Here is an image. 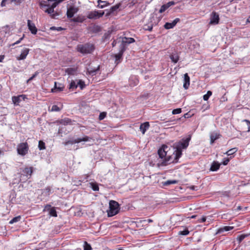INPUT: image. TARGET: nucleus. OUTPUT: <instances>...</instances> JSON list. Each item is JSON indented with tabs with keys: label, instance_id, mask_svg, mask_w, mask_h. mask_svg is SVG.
I'll use <instances>...</instances> for the list:
<instances>
[{
	"label": "nucleus",
	"instance_id": "obj_54",
	"mask_svg": "<svg viewBox=\"0 0 250 250\" xmlns=\"http://www.w3.org/2000/svg\"><path fill=\"white\" fill-rule=\"evenodd\" d=\"M166 4L168 8H169L170 6L175 5V2L173 1H171L168 2L167 3H166Z\"/></svg>",
	"mask_w": 250,
	"mask_h": 250
},
{
	"label": "nucleus",
	"instance_id": "obj_3",
	"mask_svg": "<svg viewBox=\"0 0 250 250\" xmlns=\"http://www.w3.org/2000/svg\"><path fill=\"white\" fill-rule=\"evenodd\" d=\"M119 211V205L115 201L111 200L109 202V210L107 211L109 217H112L117 214Z\"/></svg>",
	"mask_w": 250,
	"mask_h": 250
},
{
	"label": "nucleus",
	"instance_id": "obj_12",
	"mask_svg": "<svg viewBox=\"0 0 250 250\" xmlns=\"http://www.w3.org/2000/svg\"><path fill=\"white\" fill-rule=\"evenodd\" d=\"M219 15L215 12H213L210 15V20L209 24H217L219 23Z\"/></svg>",
	"mask_w": 250,
	"mask_h": 250
},
{
	"label": "nucleus",
	"instance_id": "obj_19",
	"mask_svg": "<svg viewBox=\"0 0 250 250\" xmlns=\"http://www.w3.org/2000/svg\"><path fill=\"white\" fill-rule=\"evenodd\" d=\"M221 135L217 132H213L210 135V144H212L215 141L219 139Z\"/></svg>",
	"mask_w": 250,
	"mask_h": 250
},
{
	"label": "nucleus",
	"instance_id": "obj_48",
	"mask_svg": "<svg viewBox=\"0 0 250 250\" xmlns=\"http://www.w3.org/2000/svg\"><path fill=\"white\" fill-rule=\"evenodd\" d=\"M230 160V158H224L223 159V161L222 162V164L224 166H226L227 165H228V163L229 162Z\"/></svg>",
	"mask_w": 250,
	"mask_h": 250
},
{
	"label": "nucleus",
	"instance_id": "obj_17",
	"mask_svg": "<svg viewBox=\"0 0 250 250\" xmlns=\"http://www.w3.org/2000/svg\"><path fill=\"white\" fill-rule=\"evenodd\" d=\"M64 86L62 84L55 82L54 87L51 89V91L53 93H57L62 91L63 90Z\"/></svg>",
	"mask_w": 250,
	"mask_h": 250
},
{
	"label": "nucleus",
	"instance_id": "obj_27",
	"mask_svg": "<svg viewBox=\"0 0 250 250\" xmlns=\"http://www.w3.org/2000/svg\"><path fill=\"white\" fill-rule=\"evenodd\" d=\"M65 71L68 75H74L77 71V69L75 68H67Z\"/></svg>",
	"mask_w": 250,
	"mask_h": 250
},
{
	"label": "nucleus",
	"instance_id": "obj_46",
	"mask_svg": "<svg viewBox=\"0 0 250 250\" xmlns=\"http://www.w3.org/2000/svg\"><path fill=\"white\" fill-rule=\"evenodd\" d=\"M24 34H23L22 36V37L20 38L18 41H17L13 43V44H11L12 46H14L16 44H18L19 43H20L21 41L23 39V38H24Z\"/></svg>",
	"mask_w": 250,
	"mask_h": 250
},
{
	"label": "nucleus",
	"instance_id": "obj_18",
	"mask_svg": "<svg viewBox=\"0 0 250 250\" xmlns=\"http://www.w3.org/2000/svg\"><path fill=\"white\" fill-rule=\"evenodd\" d=\"M183 87L185 89H188L190 84V78L188 76V73L184 74V80Z\"/></svg>",
	"mask_w": 250,
	"mask_h": 250
},
{
	"label": "nucleus",
	"instance_id": "obj_38",
	"mask_svg": "<svg viewBox=\"0 0 250 250\" xmlns=\"http://www.w3.org/2000/svg\"><path fill=\"white\" fill-rule=\"evenodd\" d=\"M212 95V92L211 91H208L205 95L203 96V99L204 101H207Z\"/></svg>",
	"mask_w": 250,
	"mask_h": 250
},
{
	"label": "nucleus",
	"instance_id": "obj_50",
	"mask_svg": "<svg viewBox=\"0 0 250 250\" xmlns=\"http://www.w3.org/2000/svg\"><path fill=\"white\" fill-rule=\"evenodd\" d=\"M206 221V217L205 216H203L201 218H200L198 219V221L199 223H204Z\"/></svg>",
	"mask_w": 250,
	"mask_h": 250
},
{
	"label": "nucleus",
	"instance_id": "obj_22",
	"mask_svg": "<svg viewBox=\"0 0 250 250\" xmlns=\"http://www.w3.org/2000/svg\"><path fill=\"white\" fill-rule=\"evenodd\" d=\"M233 229V227H230V226H225L222 228H219L217 232H216V234H221L225 231H229Z\"/></svg>",
	"mask_w": 250,
	"mask_h": 250
},
{
	"label": "nucleus",
	"instance_id": "obj_9",
	"mask_svg": "<svg viewBox=\"0 0 250 250\" xmlns=\"http://www.w3.org/2000/svg\"><path fill=\"white\" fill-rule=\"evenodd\" d=\"M125 50V48L124 45H120V50L119 51V52L115 55V63H116V64H118L121 62L122 60L123 54Z\"/></svg>",
	"mask_w": 250,
	"mask_h": 250
},
{
	"label": "nucleus",
	"instance_id": "obj_53",
	"mask_svg": "<svg viewBox=\"0 0 250 250\" xmlns=\"http://www.w3.org/2000/svg\"><path fill=\"white\" fill-rule=\"evenodd\" d=\"M135 79L134 83V84H133V86H134V85H137V84H138V80H137L135 77H131L130 78V79H129V80H130V82H131V80L132 79Z\"/></svg>",
	"mask_w": 250,
	"mask_h": 250
},
{
	"label": "nucleus",
	"instance_id": "obj_5",
	"mask_svg": "<svg viewBox=\"0 0 250 250\" xmlns=\"http://www.w3.org/2000/svg\"><path fill=\"white\" fill-rule=\"evenodd\" d=\"M28 149V145L27 143H20L17 146L18 154L22 156H24L27 153Z\"/></svg>",
	"mask_w": 250,
	"mask_h": 250
},
{
	"label": "nucleus",
	"instance_id": "obj_2",
	"mask_svg": "<svg viewBox=\"0 0 250 250\" xmlns=\"http://www.w3.org/2000/svg\"><path fill=\"white\" fill-rule=\"evenodd\" d=\"M76 49L78 52L85 55L92 53L95 50V46L90 43L80 44L77 46Z\"/></svg>",
	"mask_w": 250,
	"mask_h": 250
},
{
	"label": "nucleus",
	"instance_id": "obj_43",
	"mask_svg": "<svg viewBox=\"0 0 250 250\" xmlns=\"http://www.w3.org/2000/svg\"><path fill=\"white\" fill-rule=\"evenodd\" d=\"M181 112H182V109L180 108L174 109L172 111V113L173 115L178 114Z\"/></svg>",
	"mask_w": 250,
	"mask_h": 250
},
{
	"label": "nucleus",
	"instance_id": "obj_41",
	"mask_svg": "<svg viewBox=\"0 0 250 250\" xmlns=\"http://www.w3.org/2000/svg\"><path fill=\"white\" fill-rule=\"evenodd\" d=\"M168 7L167 6V5L166 4H163L160 8V9H159V13H163L164 12H165L167 9H168Z\"/></svg>",
	"mask_w": 250,
	"mask_h": 250
},
{
	"label": "nucleus",
	"instance_id": "obj_21",
	"mask_svg": "<svg viewBox=\"0 0 250 250\" xmlns=\"http://www.w3.org/2000/svg\"><path fill=\"white\" fill-rule=\"evenodd\" d=\"M149 127V124L146 122L144 123L141 124L140 126V129L142 133L144 134L146 132V130L148 129Z\"/></svg>",
	"mask_w": 250,
	"mask_h": 250
},
{
	"label": "nucleus",
	"instance_id": "obj_1",
	"mask_svg": "<svg viewBox=\"0 0 250 250\" xmlns=\"http://www.w3.org/2000/svg\"><path fill=\"white\" fill-rule=\"evenodd\" d=\"M191 137L183 139L175 146L176 150L172 154L168 153L169 148L166 145H163L158 151L159 158L161 159L158 163V167L167 166L172 163H176L182 154V149H186L189 145Z\"/></svg>",
	"mask_w": 250,
	"mask_h": 250
},
{
	"label": "nucleus",
	"instance_id": "obj_47",
	"mask_svg": "<svg viewBox=\"0 0 250 250\" xmlns=\"http://www.w3.org/2000/svg\"><path fill=\"white\" fill-rule=\"evenodd\" d=\"M63 0H58L57 2H54L52 4L51 6H50L51 8H53V9L54 10V8L57 6L58 3L62 1Z\"/></svg>",
	"mask_w": 250,
	"mask_h": 250
},
{
	"label": "nucleus",
	"instance_id": "obj_34",
	"mask_svg": "<svg viewBox=\"0 0 250 250\" xmlns=\"http://www.w3.org/2000/svg\"><path fill=\"white\" fill-rule=\"evenodd\" d=\"M249 236L248 234H242L237 236V240L240 244L247 236Z\"/></svg>",
	"mask_w": 250,
	"mask_h": 250
},
{
	"label": "nucleus",
	"instance_id": "obj_11",
	"mask_svg": "<svg viewBox=\"0 0 250 250\" xmlns=\"http://www.w3.org/2000/svg\"><path fill=\"white\" fill-rule=\"evenodd\" d=\"M43 211H48L49 214L53 217H57V211L56 210L55 207L51 208V205H46L43 209Z\"/></svg>",
	"mask_w": 250,
	"mask_h": 250
},
{
	"label": "nucleus",
	"instance_id": "obj_24",
	"mask_svg": "<svg viewBox=\"0 0 250 250\" xmlns=\"http://www.w3.org/2000/svg\"><path fill=\"white\" fill-rule=\"evenodd\" d=\"M220 167V164L218 162L214 161L211 165L210 170L212 171H216L218 170Z\"/></svg>",
	"mask_w": 250,
	"mask_h": 250
},
{
	"label": "nucleus",
	"instance_id": "obj_28",
	"mask_svg": "<svg viewBox=\"0 0 250 250\" xmlns=\"http://www.w3.org/2000/svg\"><path fill=\"white\" fill-rule=\"evenodd\" d=\"M52 188L50 187H47L42 189V194L45 196H48L51 193Z\"/></svg>",
	"mask_w": 250,
	"mask_h": 250
},
{
	"label": "nucleus",
	"instance_id": "obj_45",
	"mask_svg": "<svg viewBox=\"0 0 250 250\" xmlns=\"http://www.w3.org/2000/svg\"><path fill=\"white\" fill-rule=\"evenodd\" d=\"M39 74V72L36 71L29 79L27 80V83H29L34 78H35Z\"/></svg>",
	"mask_w": 250,
	"mask_h": 250
},
{
	"label": "nucleus",
	"instance_id": "obj_10",
	"mask_svg": "<svg viewBox=\"0 0 250 250\" xmlns=\"http://www.w3.org/2000/svg\"><path fill=\"white\" fill-rule=\"evenodd\" d=\"M40 6L42 8L47 7L46 9L44 10L45 12L47 13L50 14L51 17L53 18L56 17V15L53 14L54 12V10L53 9V8H51L49 4H44L42 3H40ZM56 16H58V14H56Z\"/></svg>",
	"mask_w": 250,
	"mask_h": 250
},
{
	"label": "nucleus",
	"instance_id": "obj_8",
	"mask_svg": "<svg viewBox=\"0 0 250 250\" xmlns=\"http://www.w3.org/2000/svg\"><path fill=\"white\" fill-rule=\"evenodd\" d=\"M30 50V49L28 48L24 47L22 48L21 51V54L16 57L17 60L21 61L25 59L29 54Z\"/></svg>",
	"mask_w": 250,
	"mask_h": 250
},
{
	"label": "nucleus",
	"instance_id": "obj_25",
	"mask_svg": "<svg viewBox=\"0 0 250 250\" xmlns=\"http://www.w3.org/2000/svg\"><path fill=\"white\" fill-rule=\"evenodd\" d=\"M100 66H98L96 68H89L87 69V72L91 76H94L96 74L97 72L99 70Z\"/></svg>",
	"mask_w": 250,
	"mask_h": 250
},
{
	"label": "nucleus",
	"instance_id": "obj_64",
	"mask_svg": "<svg viewBox=\"0 0 250 250\" xmlns=\"http://www.w3.org/2000/svg\"><path fill=\"white\" fill-rule=\"evenodd\" d=\"M196 215H192L191 217H190V218H195L196 217Z\"/></svg>",
	"mask_w": 250,
	"mask_h": 250
},
{
	"label": "nucleus",
	"instance_id": "obj_14",
	"mask_svg": "<svg viewBox=\"0 0 250 250\" xmlns=\"http://www.w3.org/2000/svg\"><path fill=\"white\" fill-rule=\"evenodd\" d=\"M78 11V8L74 6H70L67 11V16L68 18H71Z\"/></svg>",
	"mask_w": 250,
	"mask_h": 250
},
{
	"label": "nucleus",
	"instance_id": "obj_58",
	"mask_svg": "<svg viewBox=\"0 0 250 250\" xmlns=\"http://www.w3.org/2000/svg\"><path fill=\"white\" fill-rule=\"evenodd\" d=\"M4 58V55L0 56V62H2V61L3 60Z\"/></svg>",
	"mask_w": 250,
	"mask_h": 250
},
{
	"label": "nucleus",
	"instance_id": "obj_31",
	"mask_svg": "<svg viewBox=\"0 0 250 250\" xmlns=\"http://www.w3.org/2000/svg\"><path fill=\"white\" fill-rule=\"evenodd\" d=\"M89 187L91 188L93 191H98L99 190L98 184L95 182L89 183Z\"/></svg>",
	"mask_w": 250,
	"mask_h": 250
},
{
	"label": "nucleus",
	"instance_id": "obj_55",
	"mask_svg": "<svg viewBox=\"0 0 250 250\" xmlns=\"http://www.w3.org/2000/svg\"><path fill=\"white\" fill-rule=\"evenodd\" d=\"M244 121L247 123V125L248 126V131H250V121L248 120H245Z\"/></svg>",
	"mask_w": 250,
	"mask_h": 250
},
{
	"label": "nucleus",
	"instance_id": "obj_29",
	"mask_svg": "<svg viewBox=\"0 0 250 250\" xmlns=\"http://www.w3.org/2000/svg\"><path fill=\"white\" fill-rule=\"evenodd\" d=\"M98 3V5L97 6L100 8H103L109 4L107 1H102V0L99 1Z\"/></svg>",
	"mask_w": 250,
	"mask_h": 250
},
{
	"label": "nucleus",
	"instance_id": "obj_51",
	"mask_svg": "<svg viewBox=\"0 0 250 250\" xmlns=\"http://www.w3.org/2000/svg\"><path fill=\"white\" fill-rule=\"evenodd\" d=\"M9 3V1L8 0H2L1 2V3H0V6L1 7H4L6 5V3Z\"/></svg>",
	"mask_w": 250,
	"mask_h": 250
},
{
	"label": "nucleus",
	"instance_id": "obj_56",
	"mask_svg": "<svg viewBox=\"0 0 250 250\" xmlns=\"http://www.w3.org/2000/svg\"><path fill=\"white\" fill-rule=\"evenodd\" d=\"M141 223L142 222H148V223H151L153 222V220L150 219H148L147 220H142L140 221Z\"/></svg>",
	"mask_w": 250,
	"mask_h": 250
},
{
	"label": "nucleus",
	"instance_id": "obj_15",
	"mask_svg": "<svg viewBox=\"0 0 250 250\" xmlns=\"http://www.w3.org/2000/svg\"><path fill=\"white\" fill-rule=\"evenodd\" d=\"M27 26L29 30L30 31L32 34L35 35L37 32V28L35 24L31 21L27 20Z\"/></svg>",
	"mask_w": 250,
	"mask_h": 250
},
{
	"label": "nucleus",
	"instance_id": "obj_62",
	"mask_svg": "<svg viewBox=\"0 0 250 250\" xmlns=\"http://www.w3.org/2000/svg\"><path fill=\"white\" fill-rule=\"evenodd\" d=\"M247 22H250V16L248 18Z\"/></svg>",
	"mask_w": 250,
	"mask_h": 250
},
{
	"label": "nucleus",
	"instance_id": "obj_20",
	"mask_svg": "<svg viewBox=\"0 0 250 250\" xmlns=\"http://www.w3.org/2000/svg\"><path fill=\"white\" fill-rule=\"evenodd\" d=\"M121 6L120 3H118L116 4L114 6H112L110 7V8L109 9L108 12L107 13L106 15H108L111 14H113L115 12H117L118 10L119 9V7Z\"/></svg>",
	"mask_w": 250,
	"mask_h": 250
},
{
	"label": "nucleus",
	"instance_id": "obj_37",
	"mask_svg": "<svg viewBox=\"0 0 250 250\" xmlns=\"http://www.w3.org/2000/svg\"><path fill=\"white\" fill-rule=\"evenodd\" d=\"M38 147L40 150L44 149L45 148V143L42 141H40L39 142Z\"/></svg>",
	"mask_w": 250,
	"mask_h": 250
},
{
	"label": "nucleus",
	"instance_id": "obj_59",
	"mask_svg": "<svg viewBox=\"0 0 250 250\" xmlns=\"http://www.w3.org/2000/svg\"><path fill=\"white\" fill-rule=\"evenodd\" d=\"M112 46H115V45H116V41H115V40H114V41H113V42H112Z\"/></svg>",
	"mask_w": 250,
	"mask_h": 250
},
{
	"label": "nucleus",
	"instance_id": "obj_36",
	"mask_svg": "<svg viewBox=\"0 0 250 250\" xmlns=\"http://www.w3.org/2000/svg\"><path fill=\"white\" fill-rule=\"evenodd\" d=\"M21 218V217L20 216H18L15 217H14L12 219H11L10 221L9 224H12L14 223L19 222V221H20Z\"/></svg>",
	"mask_w": 250,
	"mask_h": 250
},
{
	"label": "nucleus",
	"instance_id": "obj_33",
	"mask_svg": "<svg viewBox=\"0 0 250 250\" xmlns=\"http://www.w3.org/2000/svg\"><path fill=\"white\" fill-rule=\"evenodd\" d=\"M176 183H177V181L176 180H167L163 183V185L165 186H167L171 184H175Z\"/></svg>",
	"mask_w": 250,
	"mask_h": 250
},
{
	"label": "nucleus",
	"instance_id": "obj_23",
	"mask_svg": "<svg viewBox=\"0 0 250 250\" xmlns=\"http://www.w3.org/2000/svg\"><path fill=\"white\" fill-rule=\"evenodd\" d=\"M135 40L132 38L125 37L122 40V43L121 45H124V46L125 47V44H130L135 42Z\"/></svg>",
	"mask_w": 250,
	"mask_h": 250
},
{
	"label": "nucleus",
	"instance_id": "obj_35",
	"mask_svg": "<svg viewBox=\"0 0 250 250\" xmlns=\"http://www.w3.org/2000/svg\"><path fill=\"white\" fill-rule=\"evenodd\" d=\"M77 81L78 86H79L81 89H83L85 86L84 82L81 80H77Z\"/></svg>",
	"mask_w": 250,
	"mask_h": 250
},
{
	"label": "nucleus",
	"instance_id": "obj_44",
	"mask_svg": "<svg viewBox=\"0 0 250 250\" xmlns=\"http://www.w3.org/2000/svg\"><path fill=\"white\" fill-rule=\"evenodd\" d=\"M9 3L14 2L16 5H19L21 3V0H8Z\"/></svg>",
	"mask_w": 250,
	"mask_h": 250
},
{
	"label": "nucleus",
	"instance_id": "obj_42",
	"mask_svg": "<svg viewBox=\"0 0 250 250\" xmlns=\"http://www.w3.org/2000/svg\"><path fill=\"white\" fill-rule=\"evenodd\" d=\"M62 107H59L57 105H53L52 106L51 111H60Z\"/></svg>",
	"mask_w": 250,
	"mask_h": 250
},
{
	"label": "nucleus",
	"instance_id": "obj_32",
	"mask_svg": "<svg viewBox=\"0 0 250 250\" xmlns=\"http://www.w3.org/2000/svg\"><path fill=\"white\" fill-rule=\"evenodd\" d=\"M237 150L238 149L236 147H234L229 149L228 151L224 153V154L227 155L228 156H230L236 153Z\"/></svg>",
	"mask_w": 250,
	"mask_h": 250
},
{
	"label": "nucleus",
	"instance_id": "obj_16",
	"mask_svg": "<svg viewBox=\"0 0 250 250\" xmlns=\"http://www.w3.org/2000/svg\"><path fill=\"white\" fill-rule=\"evenodd\" d=\"M180 21L179 18H176L171 22H166L164 25V27L166 29L173 28Z\"/></svg>",
	"mask_w": 250,
	"mask_h": 250
},
{
	"label": "nucleus",
	"instance_id": "obj_49",
	"mask_svg": "<svg viewBox=\"0 0 250 250\" xmlns=\"http://www.w3.org/2000/svg\"><path fill=\"white\" fill-rule=\"evenodd\" d=\"M106 113L105 112H102L100 114L99 119L100 120H103L106 116Z\"/></svg>",
	"mask_w": 250,
	"mask_h": 250
},
{
	"label": "nucleus",
	"instance_id": "obj_13",
	"mask_svg": "<svg viewBox=\"0 0 250 250\" xmlns=\"http://www.w3.org/2000/svg\"><path fill=\"white\" fill-rule=\"evenodd\" d=\"M26 98L25 95H21L18 96H13L12 100L14 105H18L21 101H24Z\"/></svg>",
	"mask_w": 250,
	"mask_h": 250
},
{
	"label": "nucleus",
	"instance_id": "obj_39",
	"mask_svg": "<svg viewBox=\"0 0 250 250\" xmlns=\"http://www.w3.org/2000/svg\"><path fill=\"white\" fill-rule=\"evenodd\" d=\"M83 250H92V248L90 244H89L87 242L85 241L83 245Z\"/></svg>",
	"mask_w": 250,
	"mask_h": 250
},
{
	"label": "nucleus",
	"instance_id": "obj_61",
	"mask_svg": "<svg viewBox=\"0 0 250 250\" xmlns=\"http://www.w3.org/2000/svg\"><path fill=\"white\" fill-rule=\"evenodd\" d=\"M76 186H79L81 185V181L80 180L78 181V183L75 184Z\"/></svg>",
	"mask_w": 250,
	"mask_h": 250
},
{
	"label": "nucleus",
	"instance_id": "obj_26",
	"mask_svg": "<svg viewBox=\"0 0 250 250\" xmlns=\"http://www.w3.org/2000/svg\"><path fill=\"white\" fill-rule=\"evenodd\" d=\"M78 87L77 81H71L69 85V89L72 91L76 89Z\"/></svg>",
	"mask_w": 250,
	"mask_h": 250
},
{
	"label": "nucleus",
	"instance_id": "obj_57",
	"mask_svg": "<svg viewBox=\"0 0 250 250\" xmlns=\"http://www.w3.org/2000/svg\"><path fill=\"white\" fill-rule=\"evenodd\" d=\"M183 117L185 118H188L190 117V115L189 114H188V113H187L186 114H185L183 116Z\"/></svg>",
	"mask_w": 250,
	"mask_h": 250
},
{
	"label": "nucleus",
	"instance_id": "obj_30",
	"mask_svg": "<svg viewBox=\"0 0 250 250\" xmlns=\"http://www.w3.org/2000/svg\"><path fill=\"white\" fill-rule=\"evenodd\" d=\"M170 59L174 63H177L179 60V57L177 54H172L170 55Z\"/></svg>",
	"mask_w": 250,
	"mask_h": 250
},
{
	"label": "nucleus",
	"instance_id": "obj_63",
	"mask_svg": "<svg viewBox=\"0 0 250 250\" xmlns=\"http://www.w3.org/2000/svg\"><path fill=\"white\" fill-rule=\"evenodd\" d=\"M56 28H57V27L53 26V27L50 28V29H51V30H56Z\"/></svg>",
	"mask_w": 250,
	"mask_h": 250
},
{
	"label": "nucleus",
	"instance_id": "obj_6",
	"mask_svg": "<svg viewBox=\"0 0 250 250\" xmlns=\"http://www.w3.org/2000/svg\"><path fill=\"white\" fill-rule=\"evenodd\" d=\"M104 14V11H92L89 12L87 15V18L91 20H96L102 17Z\"/></svg>",
	"mask_w": 250,
	"mask_h": 250
},
{
	"label": "nucleus",
	"instance_id": "obj_60",
	"mask_svg": "<svg viewBox=\"0 0 250 250\" xmlns=\"http://www.w3.org/2000/svg\"><path fill=\"white\" fill-rule=\"evenodd\" d=\"M62 30V28L61 27H57L56 28V30L59 31H61Z\"/></svg>",
	"mask_w": 250,
	"mask_h": 250
},
{
	"label": "nucleus",
	"instance_id": "obj_52",
	"mask_svg": "<svg viewBox=\"0 0 250 250\" xmlns=\"http://www.w3.org/2000/svg\"><path fill=\"white\" fill-rule=\"evenodd\" d=\"M71 122V120L69 119H64V120H63L62 122V123H63V124L65 125V124H69V123H70Z\"/></svg>",
	"mask_w": 250,
	"mask_h": 250
},
{
	"label": "nucleus",
	"instance_id": "obj_40",
	"mask_svg": "<svg viewBox=\"0 0 250 250\" xmlns=\"http://www.w3.org/2000/svg\"><path fill=\"white\" fill-rule=\"evenodd\" d=\"M189 231L188 229H186L184 230L179 231L178 232V234L182 235H187L189 234Z\"/></svg>",
	"mask_w": 250,
	"mask_h": 250
},
{
	"label": "nucleus",
	"instance_id": "obj_4",
	"mask_svg": "<svg viewBox=\"0 0 250 250\" xmlns=\"http://www.w3.org/2000/svg\"><path fill=\"white\" fill-rule=\"evenodd\" d=\"M92 139L87 136H84L82 138H78L77 139L69 140L64 143V146H66L68 145H73L75 144H78L81 142H89Z\"/></svg>",
	"mask_w": 250,
	"mask_h": 250
},
{
	"label": "nucleus",
	"instance_id": "obj_7",
	"mask_svg": "<svg viewBox=\"0 0 250 250\" xmlns=\"http://www.w3.org/2000/svg\"><path fill=\"white\" fill-rule=\"evenodd\" d=\"M33 173V167H25L23 170H22V173L21 175V178H22L23 177H25V178L21 179V181L23 180L24 182L26 181L28 179H29Z\"/></svg>",
	"mask_w": 250,
	"mask_h": 250
}]
</instances>
